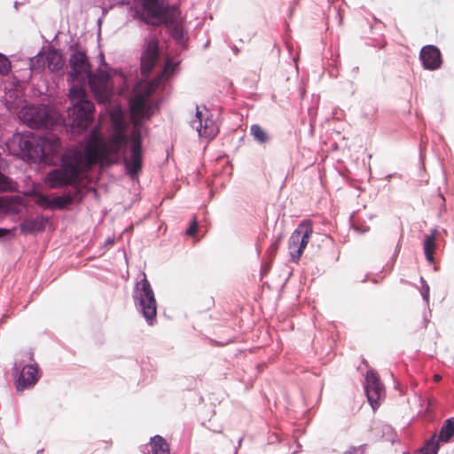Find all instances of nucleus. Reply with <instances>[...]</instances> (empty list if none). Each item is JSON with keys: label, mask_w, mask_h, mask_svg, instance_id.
Listing matches in <instances>:
<instances>
[{"label": "nucleus", "mask_w": 454, "mask_h": 454, "mask_svg": "<svg viewBox=\"0 0 454 454\" xmlns=\"http://www.w3.org/2000/svg\"><path fill=\"white\" fill-rule=\"evenodd\" d=\"M70 71L67 81L74 82L82 77V84L88 81L89 87L98 104L106 105L112 100L114 84L111 74L101 67L91 70L89 57L85 51L77 50L69 57Z\"/></svg>", "instance_id": "obj_1"}, {"label": "nucleus", "mask_w": 454, "mask_h": 454, "mask_svg": "<svg viewBox=\"0 0 454 454\" xmlns=\"http://www.w3.org/2000/svg\"><path fill=\"white\" fill-rule=\"evenodd\" d=\"M9 149L18 158L33 162L51 160L61 146L55 136H38L33 132L15 133L9 141Z\"/></svg>", "instance_id": "obj_2"}, {"label": "nucleus", "mask_w": 454, "mask_h": 454, "mask_svg": "<svg viewBox=\"0 0 454 454\" xmlns=\"http://www.w3.org/2000/svg\"><path fill=\"white\" fill-rule=\"evenodd\" d=\"M68 98L70 101V106L67 108L70 132L72 135H81L93 122L94 104L89 98L82 84H73L69 88Z\"/></svg>", "instance_id": "obj_3"}, {"label": "nucleus", "mask_w": 454, "mask_h": 454, "mask_svg": "<svg viewBox=\"0 0 454 454\" xmlns=\"http://www.w3.org/2000/svg\"><path fill=\"white\" fill-rule=\"evenodd\" d=\"M82 159V155L77 150L63 153L59 166L50 170L45 176V184L51 189H63L75 184L79 180Z\"/></svg>", "instance_id": "obj_4"}, {"label": "nucleus", "mask_w": 454, "mask_h": 454, "mask_svg": "<svg viewBox=\"0 0 454 454\" xmlns=\"http://www.w3.org/2000/svg\"><path fill=\"white\" fill-rule=\"evenodd\" d=\"M19 118L27 127L36 129H53L64 121L56 111L44 104L24 106Z\"/></svg>", "instance_id": "obj_5"}, {"label": "nucleus", "mask_w": 454, "mask_h": 454, "mask_svg": "<svg viewBox=\"0 0 454 454\" xmlns=\"http://www.w3.org/2000/svg\"><path fill=\"white\" fill-rule=\"evenodd\" d=\"M143 278L137 282L132 291V298L137 310L149 325H153L157 315V301L152 286L145 272Z\"/></svg>", "instance_id": "obj_6"}, {"label": "nucleus", "mask_w": 454, "mask_h": 454, "mask_svg": "<svg viewBox=\"0 0 454 454\" xmlns=\"http://www.w3.org/2000/svg\"><path fill=\"white\" fill-rule=\"evenodd\" d=\"M24 358L32 360L33 353L24 351L18 354L15 357L12 372L17 392H22L25 389L32 387L39 380L38 365L35 363L24 364Z\"/></svg>", "instance_id": "obj_7"}, {"label": "nucleus", "mask_w": 454, "mask_h": 454, "mask_svg": "<svg viewBox=\"0 0 454 454\" xmlns=\"http://www.w3.org/2000/svg\"><path fill=\"white\" fill-rule=\"evenodd\" d=\"M128 152V155L123 153L122 161L126 174L134 179L143 168V138L141 131L137 128L130 132Z\"/></svg>", "instance_id": "obj_8"}, {"label": "nucleus", "mask_w": 454, "mask_h": 454, "mask_svg": "<svg viewBox=\"0 0 454 454\" xmlns=\"http://www.w3.org/2000/svg\"><path fill=\"white\" fill-rule=\"evenodd\" d=\"M139 2L142 10H136L133 18L153 27H160L166 22L165 19L173 8V5L165 6L161 0H139Z\"/></svg>", "instance_id": "obj_9"}, {"label": "nucleus", "mask_w": 454, "mask_h": 454, "mask_svg": "<svg viewBox=\"0 0 454 454\" xmlns=\"http://www.w3.org/2000/svg\"><path fill=\"white\" fill-rule=\"evenodd\" d=\"M312 232L313 228L310 222L303 221L291 234L288 240V249L292 261L297 262L300 259Z\"/></svg>", "instance_id": "obj_10"}, {"label": "nucleus", "mask_w": 454, "mask_h": 454, "mask_svg": "<svg viewBox=\"0 0 454 454\" xmlns=\"http://www.w3.org/2000/svg\"><path fill=\"white\" fill-rule=\"evenodd\" d=\"M191 126L197 130L201 137L212 139L217 133L213 115L206 106H202L201 109L196 106L195 116L191 121Z\"/></svg>", "instance_id": "obj_11"}, {"label": "nucleus", "mask_w": 454, "mask_h": 454, "mask_svg": "<svg viewBox=\"0 0 454 454\" xmlns=\"http://www.w3.org/2000/svg\"><path fill=\"white\" fill-rule=\"evenodd\" d=\"M454 435V418L447 419L438 435L434 434L415 454H437L441 442H449Z\"/></svg>", "instance_id": "obj_12"}, {"label": "nucleus", "mask_w": 454, "mask_h": 454, "mask_svg": "<svg viewBox=\"0 0 454 454\" xmlns=\"http://www.w3.org/2000/svg\"><path fill=\"white\" fill-rule=\"evenodd\" d=\"M165 25L174 41L180 45H185L188 40L187 31L184 28V20L176 5H173L172 11L165 19Z\"/></svg>", "instance_id": "obj_13"}, {"label": "nucleus", "mask_w": 454, "mask_h": 454, "mask_svg": "<svg viewBox=\"0 0 454 454\" xmlns=\"http://www.w3.org/2000/svg\"><path fill=\"white\" fill-rule=\"evenodd\" d=\"M364 391L368 403L375 411L380 406V398L385 395V388L378 373L373 370H369L366 372Z\"/></svg>", "instance_id": "obj_14"}, {"label": "nucleus", "mask_w": 454, "mask_h": 454, "mask_svg": "<svg viewBox=\"0 0 454 454\" xmlns=\"http://www.w3.org/2000/svg\"><path fill=\"white\" fill-rule=\"evenodd\" d=\"M160 56L159 42L156 39L145 41L140 57V69L143 76H148Z\"/></svg>", "instance_id": "obj_15"}, {"label": "nucleus", "mask_w": 454, "mask_h": 454, "mask_svg": "<svg viewBox=\"0 0 454 454\" xmlns=\"http://www.w3.org/2000/svg\"><path fill=\"white\" fill-rule=\"evenodd\" d=\"M149 94L147 92H136L129 99L130 111L141 117L149 119L153 113L154 106L148 101Z\"/></svg>", "instance_id": "obj_16"}, {"label": "nucleus", "mask_w": 454, "mask_h": 454, "mask_svg": "<svg viewBox=\"0 0 454 454\" xmlns=\"http://www.w3.org/2000/svg\"><path fill=\"white\" fill-rule=\"evenodd\" d=\"M127 137L122 135L113 136L109 145L105 148V159L110 165L119 162L120 153L127 146Z\"/></svg>", "instance_id": "obj_17"}, {"label": "nucleus", "mask_w": 454, "mask_h": 454, "mask_svg": "<svg viewBox=\"0 0 454 454\" xmlns=\"http://www.w3.org/2000/svg\"><path fill=\"white\" fill-rule=\"evenodd\" d=\"M419 59L422 66L427 70L437 69L442 63V56L439 49L432 44L423 46L419 52Z\"/></svg>", "instance_id": "obj_18"}, {"label": "nucleus", "mask_w": 454, "mask_h": 454, "mask_svg": "<svg viewBox=\"0 0 454 454\" xmlns=\"http://www.w3.org/2000/svg\"><path fill=\"white\" fill-rule=\"evenodd\" d=\"M83 193L81 188L75 187L73 192H65L60 196L52 198L54 209H65L71 206L74 200L81 202Z\"/></svg>", "instance_id": "obj_19"}, {"label": "nucleus", "mask_w": 454, "mask_h": 454, "mask_svg": "<svg viewBox=\"0 0 454 454\" xmlns=\"http://www.w3.org/2000/svg\"><path fill=\"white\" fill-rule=\"evenodd\" d=\"M48 221L49 217L43 215H37L35 217L23 220L20 223L19 227L21 233L31 234L43 231Z\"/></svg>", "instance_id": "obj_20"}, {"label": "nucleus", "mask_w": 454, "mask_h": 454, "mask_svg": "<svg viewBox=\"0 0 454 454\" xmlns=\"http://www.w3.org/2000/svg\"><path fill=\"white\" fill-rule=\"evenodd\" d=\"M47 67L51 72H58L65 66V59L58 50H50L45 55Z\"/></svg>", "instance_id": "obj_21"}, {"label": "nucleus", "mask_w": 454, "mask_h": 454, "mask_svg": "<svg viewBox=\"0 0 454 454\" xmlns=\"http://www.w3.org/2000/svg\"><path fill=\"white\" fill-rule=\"evenodd\" d=\"M150 448L152 454H169V447L166 440L160 435L151 437Z\"/></svg>", "instance_id": "obj_22"}, {"label": "nucleus", "mask_w": 454, "mask_h": 454, "mask_svg": "<svg viewBox=\"0 0 454 454\" xmlns=\"http://www.w3.org/2000/svg\"><path fill=\"white\" fill-rule=\"evenodd\" d=\"M250 134L258 144H265L269 141L270 137L267 132L259 125L253 124L250 127Z\"/></svg>", "instance_id": "obj_23"}, {"label": "nucleus", "mask_w": 454, "mask_h": 454, "mask_svg": "<svg viewBox=\"0 0 454 454\" xmlns=\"http://www.w3.org/2000/svg\"><path fill=\"white\" fill-rule=\"evenodd\" d=\"M435 240H430V239H425L423 242V250L425 254L426 260L429 263H433L434 262V254L435 250Z\"/></svg>", "instance_id": "obj_24"}, {"label": "nucleus", "mask_w": 454, "mask_h": 454, "mask_svg": "<svg viewBox=\"0 0 454 454\" xmlns=\"http://www.w3.org/2000/svg\"><path fill=\"white\" fill-rule=\"evenodd\" d=\"M46 64L45 56L42 51H39L35 56L30 59V68L39 69Z\"/></svg>", "instance_id": "obj_25"}, {"label": "nucleus", "mask_w": 454, "mask_h": 454, "mask_svg": "<svg viewBox=\"0 0 454 454\" xmlns=\"http://www.w3.org/2000/svg\"><path fill=\"white\" fill-rule=\"evenodd\" d=\"M36 204L43 208L54 209V205L52 201V198L45 194H41L38 196L36 200Z\"/></svg>", "instance_id": "obj_26"}, {"label": "nucleus", "mask_w": 454, "mask_h": 454, "mask_svg": "<svg viewBox=\"0 0 454 454\" xmlns=\"http://www.w3.org/2000/svg\"><path fill=\"white\" fill-rule=\"evenodd\" d=\"M12 68V65L8 58L0 53V74H7Z\"/></svg>", "instance_id": "obj_27"}, {"label": "nucleus", "mask_w": 454, "mask_h": 454, "mask_svg": "<svg viewBox=\"0 0 454 454\" xmlns=\"http://www.w3.org/2000/svg\"><path fill=\"white\" fill-rule=\"evenodd\" d=\"M12 190V184L10 179L0 172V191L8 192Z\"/></svg>", "instance_id": "obj_28"}, {"label": "nucleus", "mask_w": 454, "mask_h": 454, "mask_svg": "<svg viewBox=\"0 0 454 454\" xmlns=\"http://www.w3.org/2000/svg\"><path fill=\"white\" fill-rule=\"evenodd\" d=\"M420 283H421V286H422V288H423V291L421 293L422 299L426 302V304L428 305V303H429V291H430L429 286H428L427 281L422 277L420 278Z\"/></svg>", "instance_id": "obj_29"}, {"label": "nucleus", "mask_w": 454, "mask_h": 454, "mask_svg": "<svg viewBox=\"0 0 454 454\" xmlns=\"http://www.w3.org/2000/svg\"><path fill=\"white\" fill-rule=\"evenodd\" d=\"M366 444H361L359 446H350L345 451L344 454H364Z\"/></svg>", "instance_id": "obj_30"}, {"label": "nucleus", "mask_w": 454, "mask_h": 454, "mask_svg": "<svg viewBox=\"0 0 454 454\" xmlns=\"http://www.w3.org/2000/svg\"><path fill=\"white\" fill-rule=\"evenodd\" d=\"M197 230H198V222L194 218L192 221L190 226L186 229L185 233L188 236H194L196 234V232H197Z\"/></svg>", "instance_id": "obj_31"}, {"label": "nucleus", "mask_w": 454, "mask_h": 454, "mask_svg": "<svg viewBox=\"0 0 454 454\" xmlns=\"http://www.w3.org/2000/svg\"><path fill=\"white\" fill-rule=\"evenodd\" d=\"M12 237V230L0 227V240L10 239Z\"/></svg>", "instance_id": "obj_32"}, {"label": "nucleus", "mask_w": 454, "mask_h": 454, "mask_svg": "<svg viewBox=\"0 0 454 454\" xmlns=\"http://www.w3.org/2000/svg\"><path fill=\"white\" fill-rule=\"evenodd\" d=\"M176 64L174 63L171 59H168L166 63H165V66H164V72H169V71H174V69L176 68Z\"/></svg>", "instance_id": "obj_33"}, {"label": "nucleus", "mask_w": 454, "mask_h": 454, "mask_svg": "<svg viewBox=\"0 0 454 454\" xmlns=\"http://www.w3.org/2000/svg\"><path fill=\"white\" fill-rule=\"evenodd\" d=\"M438 233V231L436 228H434L430 231V234L427 235L425 239H430V240H435V237Z\"/></svg>", "instance_id": "obj_34"}, {"label": "nucleus", "mask_w": 454, "mask_h": 454, "mask_svg": "<svg viewBox=\"0 0 454 454\" xmlns=\"http://www.w3.org/2000/svg\"><path fill=\"white\" fill-rule=\"evenodd\" d=\"M98 57H99V59H100V63H101V65H102V66H106V67H107V66H108V64H107V63L106 62V60H105V56H104V54H103L102 52H100V53H99V55H98Z\"/></svg>", "instance_id": "obj_35"}, {"label": "nucleus", "mask_w": 454, "mask_h": 454, "mask_svg": "<svg viewBox=\"0 0 454 454\" xmlns=\"http://www.w3.org/2000/svg\"><path fill=\"white\" fill-rule=\"evenodd\" d=\"M232 50H233V51H234V53H235V54H238V52H239V49H238L237 47H234Z\"/></svg>", "instance_id": "obj_36"}, {"label": "nucleus", "mask_w": 454, "mask_h": 454, "mask_svg": "<svg viewBox=\"0 0 454 454\" xmlns=\"http://www.w3.org/2000/svg\"><path fill=\"white\" fill-rule=\"evenodd\" d=\"M241 442H242V438H239V442H238L239 447L241 445Z\"/></svg>", "instance_id": "obj_37"}, {"label": "nucleus", "mask_w": 454, "mask_h": 454, "mask_svg": "<svg viewBox=\"0 0 454 454\" xmlns=\"http://www.w3.org/2000/svg\"><path fill=\"white\" fill-rule=\"evenodd\" d=\"M440 197L442 198V201L444 202L445 199H444L443 195L440 193Z\"/></svg>", "instance_id": "obj_38"}, {"label": "nucleus", "mask_w": 454, "mask_h": 454, "mask_svg": "<svg viewBox=\"0 0 454 454\" xmlns=\"http://www.w3.org/2000/svg\"><path fill=\"white\" fill-rule=\"evenodd\" d=\"M107 242H108V243H113V242H114V240H113V239H107Z\"/></svg>", "instance_id": "obj_39"}, {"label": "nucleus", "mask_w": 454, "mask_h": 454, "mask_svg": "<svg viewBox=\"0 0 454 454\" xmlns=\"http://www.w3.org/2000/svg\"><path fill=\"white\" fill-rule=\"evenodd\" d=\"M435 380H440V376L436 375Z\"/></svg>", "instance_id": "obj_40"}, {"label": "nucleus", "mask_w": 454, "mask_h": 454, "mask_svg": "<svg viewBox=\"0 0 454 454\" xmlns=\"http://www.w3.org/2000/svg\"><path fill=\"white\" fill-rule=\"evenodd\" d=\"M14 6H18V2H14Z\"/></svg>", "instance_id": "obj_41"}, {"label": "nucleus", "mask_w": 454, "mask_h": 454, "mask_svg": "<svg viewBox=\"0 0 454 454\" xmlns=\"http://www.w3.org/2000/svg\"><path fill=\"white\" fill-rule=\"evenodd\" d=\"M98 24H100V23H101V19H98Z\"/></svg>", "instance_id": "obj_42"}, {"label": "nucleus", "mask_w": 454, "mask_h": 454, "mask_svg": "<svg viewBox=\"0 0 454 454\" xmlns=\"http://www.w3.org/2000/svg\"><path fill=\"white\" fill-rule=\"evenodd\" d=\"M355 229H356V231H360L358 227H356Z\"/></svg>", "instance_id": "obj_43"}]
</instances>
